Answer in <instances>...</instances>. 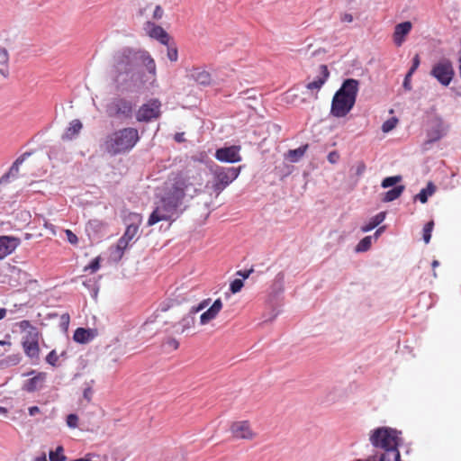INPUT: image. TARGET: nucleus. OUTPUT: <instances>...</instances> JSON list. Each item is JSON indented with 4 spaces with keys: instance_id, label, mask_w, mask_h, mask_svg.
I'll list each match as a JSON object with an SVG mask.
<instances>
[{
    "instance_id": "obj_2",
    "label": "nucleus",
    "mask_w": 461,
    "mask_h": 461,
    "mask_svg": "<svg viewBox=\"0 0 461 461\" xmlns=\"http://www.w3.org/2000/svg\"><path fill=\"white\" fill-rule=\"evenodd\" d=\"M137 61L138 52L130 47L123 48L113 54L109 74L118 88L130 80Z\"/></svg>"
},
{
    "instance_id": "obj_13",
    "label": "nucleus",
    "mask_w": 461,
    "mask_h": 461,
    "mask_svg": "<svg viewBox=\"0 0 461 461\" xmlns=\"http://www.w3.org/2000/svg\"><path fill=\"white\" fill-rule=\"evenodd\" d=\"M139 231V224H129L125 230L124 234L119 239L116 249L120 256H122L124 250L128 248L129 243L136 237Z\"/></svg>"
},
{
    "instance_id": "obj_32",
    "label": "nucleus",
    "mask_w": 461,
    "mask_h": 461,
    "mask_svg": "<svg viewBox=\"0 0 461 461\" xmlns=\"http://www.w3.org/2000/svg\"><path fill=\"white\" fill-rule=\"evenodd\" d=\"M21 359H22V357L19 353L14 354V355L7 356L5 358H4L1 361V364L5 366H13L18 365L21 362Z\"/></svg>"
},
{
    "instance_id": "obj_37",
    "label": "nucleus",
    "mask_w": 461,
    "mask_h": 461,
    "mask_svg": "<svg viewBox=\"0 0 461 461\" xmlns=\"http://www.w3.org/2000/svg\"><path fill=\"white\" fill-rule=\"evenodd\" d=\"M401 180H402V176H388V177H385L383 180L382 186L384 188H387V187H390V186H393V185H396Z\"/></svg>"
},
{
    "instance_id": "obj_44",
    "label": "nucleus",
    "mask_w": 461,
    "mask_h": 461,
    "mask_svg": "<svg viewBox=\"0 0 461 461\" xmlns=\"http://www.w3.org/2000/svg\"><path fill=\"white\" fill-rule=\"evenodd\" d=\"M167 58L171 61H174V62L177 60V59H178V51H177V49L176 47L168 48L167 49Z\"/></svg>"
},
{
    "instance_id": "obj_28",
    "label": "nucleus",
    "mask_w": 461,
    "mask_h": 461,
    "mask_svg": "<svg viewBox=\"0 0 461 461\" xmlns=\"http://www.w3.org/2000/svg\"><path fill=\"white\" fill-rule=\"evenodd\" d=\"M91 338L90 330L84 328H77L73 335L74 340L79 343H86L91 339Z\"/></svg>"
},
{
    "instance_id": "obj_52",
    "label": "nucleus",
    "mask_w": 461,
    "mask_h": 461,
    "mask_svg": "<svg viewBox=\"0 0 461 461\" xmlns=\"http://www.w3.org/2000/svg\"><path fill=\"white\" fill-rule=\"evenodd\" d=\"M210 301H211V299H204V300H203V301H202V302L197 305V309H198V310H201V311H202V310H203L204 308H206V307L209 305Z\"/></svg>"
},
{
    "instance_id": "obj_34",
    "label": "nucleus",
    "mask_w": 461,
    "mask_h": 461,
    "mask_svg": "<svg viewBox=\"0 0 461 461\" xmlns=\"http://www.w3.org/2000/svg\"><path fill=\"white\" fill-rule=\"evenodd\" d=\"M50 461H65L64 449L61 446L57 447L55 451H50L49 454Z\"/></svg>"
},
{
    "instance_id": "obj_31",
    "label": "nucleus",
    "mask_w": 461,
    "mask_h": 461,
    "mask_svg": "<svg viewBox=\"0 0 461 461\" xmlns=\"http://www.w3.org/2000/svg\"><path fill=\"white\" fill-rule=\"evenodd\" d=\"M404 190L403 185H397L393 189L387 191L383 199L384 202H392L401 196Z\"/></svg>"
},
{
    "instance_id": "obj_47",
    "label": "nucleus",
    "mask_w": 461,
    "mask_h": 461,
    "mask_svg": "<svg viewBox=\"0 0 461 461\" xmlns=\"http://www.w3.org/2000/svg\"><path fill=\"white\" fill-rule=\"evenodd\" d=\"M339 154L337 151H331L329 153L328 160L331 164L337 163L339 161Z\"/></svg>"
},
{
    "instance_id": "obj_45",
    "label": "nucleus",
    "mask_w": 461,
    "mask_h": 461,
    "mask_svg": "<svg viewBox=\"0 0 461 461\" xmlns=\"http://www.w3.org/2000/svg\"><path fill=\"white\" fill-rule=\"evenodd\" d=\"M164 14V11L160 5H156L154 12H153V19L154 20H159L162 18Z\"/></svg>"
},
{
    "instance_id": "obj_6",
    "label": "nucleus",
    "mask_w": 461,
    "mask_h": 461,
    "mask_svg": "<svg viewBox=\"0 0 461 461\" xmlns=\"http://www.w3.org/2000/svg\"><path fill=\"white\" fill-rule=\"evenodd\" d=\"M105 113L112 119L131 120L134 113V104L126 97L117 96L106 104Z\"/></svg>"
},
{
    "instance_id": "obj_62",
    "label": "nucleus",
    "mask_w": 461,
    "mask_h": 461,
    "mask_svg": "<svg viewBox=\"0 0 461 461\" xmlns=\"http://www.w3.org/2000/svg\"><path fill=\"white\" fill-rule=\"evenodd\" d=\"M417 68H414L413 66H411V68H410L409 72L407 73V77H411V75L414 73V71L416 70Z\"/></svg>"
},
{
    "instance_id": "obj_22",
    "label": "nucleus",
    "mask_w": 461,
    "mask_h": 461,
    "mask_svg": "<svg viewBox=\"0 0 461 461\" xmlns=\"http://www.w3.org/2000/svg\"><path fill=\"white\" fill-rule=\"evenodd\" d=\"M138 52V60H140L142 64L147 68L148 71L155 75L156 74V63L155 60L151 58L149 52L145 50H137Z\"/></svg>"
},
{
    "instance_id": "obj_57",
    "label": "nucleus",
    "mask_w": 461,
    "mask_h": 461,
    "mask_svg": "<svg viewBox=\"0 0 461 461\" xmlns=\"http://www.w3.org/2000/svg\"><path fill=\"white\" fill-rule=\"evenodd\" d=\"M61 320L63 322L68 323L69 322V315L68 313L63 314L61 316Z\"/></svg>"
},
{
    "instance_id": "obj_43",
    "label": "nucleus",
    "mask_w": 461,
    "mask_h": 461,
    "mask_svg": "<svg viewBox=\"0 0 461 461\" xmlns=\"http://www.w3.org/2000/svg\"><path fill=\"white\" fill-rule=\"evenodd\" d=\"M65 233H66L68 241L70 244L76 245L78 242V239H77V235L72 230H66Z\"/></svg>"
},
{
    "instance_id": "obj_42",
    "label": "nucleus",
    "mask_w": 461,
    "mask_h": 461,
    "mask_svg": "<svg viewBox=\"0 0 461 461\" xmlns=\"http://www.w3.org/2000/svg\"><path fill=\"white\" fill-rule=\"evenodd\" d=\"M78 417L76 414H69L67 417V424L69 428L75 429L77 426Z\"/></svg>"
},
{
    "instance_id": "obj_49",
    "label": "nucleus",
    "mask_w": 461,
    "mask_h": 461,
    "mask_svg": "<svg viewBox=\"0 0 461 461\" xmlns=\"http://www.w3.org/2000/svg\"><path fill=\"white\" fill-rule=\"evenodd\" d=\"M26 156V154H23L22 157L18 158L14 163L13 164L12 167H11V171L13 170H15L16 172L18 171L19 169V165L22 164L24 160V157Z\"/></svg>"
},
{
    "instance_id": "obj_39",
    "label": "nucleus",
    "mask_w": 461,
    "mask_h": 461,
    "mask_svg": "<svg viewBox=\"0 0 461 461\" xmlns=\"http://www.w3.org/2000/svg\"><path fill=\"white\" fill-rule=\"evenodd\" d=\"M18 325H19V328L23 331H27L26 335H30L31 331H32V330H34L35 331H38V329L36 327L32 326V323L27 320H23V321H20Z\"/></svg>"
},
{
    "instance_id": "obj_8",
    "label": "nucleus",
    "mask_w": 461,
    "mask_h": 461,
    "mask_svg": "<svg viewBox=\"0 0 461 461\" xmlns=\"http://www.w3.org/2000/svg\"><path fill=\"white\" fill-rule=\"evenodd\" d=\"M430 75L442 86H447L455 76L452 62L447 59L439 60L432 67Z\"/></svg>"
},
{
    "instance_id": "obj_11",
    "label": "nucleus",
    "mask_w": 461,
    "mask_h": 461,
    "mask_svg": "<svg viewBox=\"0 0 461 461\" xmlns=\"http://www.w3.org/2000/svg\"><path fill=\"white\" fill-rule=\"evenodd\" d=\"M240 146L232 145L230 147L220 148L215 152V158L221 162L237 163L241 161L240 154Z\"/></svg>"
},
{
    "instance_id": "obj_33",
    "label": "nucleus",
    "mask_w": 461,
    "mask_h": 461,
    "mask_svg": "<svg viewBox=\"0 0 461 461\" xmlns=\"http://www.w3.org/2000/svg\"><path fill=\"white\" fill-rule=\"evenodd\" d=\"M372 244V237L366 236L363 238L356 247L357 252H365L367 251L371 248Z\"/></svg>"
},
{
    "instance_id": "obj_17",
    "label": "nucleus",
    "mask_w": 461,
    "mask_h": 461,
    "mask_svg": "<svg viewBox=\"0 0 461 461\" xmlns=\"http://www.w3.org/2000/svg\"><path fill=\"white\" fill-rule=\"evenodd\" d=\"M222 302L221 300L219 298V299H216L213 303L212 304V306L207 310L205 311L204 312H203L200 316V322L202 325H205L207 323H209L211 321L214 320L217 315L219 314V312L221 311L222 309Z\"/></svg>"
},
{
    "instance_id": "obj_26",
    "label": "nucleus",
    "mask_w": 461,
    "mask_h": 461,
    "mask_svg": "<svg viewBox=\"0 0 461 461\" xmlns=\"http://www.w3.org/2000/svg\"><path fill=\"white\" fill-rule=\"evenodd\" d=\"M308 148H309V145L305 144V145H303L295 149H290L286 155V158L291 162H297L303 157V155L307 151Z\"/></svg>"
},
{
    "instance_id": "obj_29",
    "label": "nucleus",
    "mask_w": 461,
    "mask_h": 461,
    "mask_svg": "<svg viewBox=\"0 0 461 461\" xmlns=\"http://www.w3.org/2000/svg\"><path fill=\"white\" fill-rule=\"evenodd\" d=\"M9 61V54L5 48L0 47V73L4 77H7V66Z\"/></svg>"
},
{
    "instance_id": "obj_63",
    "label": "nucleus",
    "mask_w": 461,
    "mask_h": 461,
    "mask_svg": "<svg viewBox=\"0 0 461 461\" xmlns=\"http://www.w3.org/2000/svg\"><path fill=\"white\" fill-rule=\"evenodd\" d=\"M252 434H242V438L251 439Z\"/></svg>"
},
{
    "instance_id": "obj_1",
    "label": "nucleus",
    "mask_w": 461,
    "mask_h": 461,
    "mask_svg": "<svg viewBox=\"0 0 461 461\" xmlns=\"http://www.w3.org/2000/svg\"><path fill=\"white\" fill-rule=\"evenodd\" d=\"M140 140L139 130L134 127H123L108 134L103 143V149L110 156L129 153Z\"/></svg>"
},
{
    "instance_id": "obj_61",
    "label": "nucleus",
    "mask_w": 461,
    "mask_h": 461,
    "mask_svg": "<svg viewBox=\"0 0 461 461\" xmlns=\"http://www.w3.org/2000/svg\"><path fill=\"white\" fill-rule=\"evenodd\" d=\"M384 230V227L382 228H379L375 232V238L377 239L379 237V235L382 233V231Z\"/></svg>"
},
{
    "instance_id": "obj_41",
    "label": "nucleus",
    "mask_w": 461,
    "mask_h": 461,
    "mask_svg": "<svg viewBox=\"0 0 461 461\" xmlns=\"http://www.w3.org/2000/svg\"><path fill=\"white\" fill-rule=\"evenodd\" d=\"M59 361V356L55 350H51L46 357V362L53 366L57 365Z\"/></svg>"
},
{
    "instance_id": "obj_50",
    "label": "nucleus",
    "mask_w": 461,
    "mask_h": 461,
    "mask_svg": "<svg viewBox=\"0 0 461 461\" xmlns=\"http://www.w3.org/2000/svg\"><path fill=\"white\" fill-rule=\"evenodd\" d=\"M372 432L379 433V432H398V431L396 429H393L389 427H380V428L374 429Z\"/></svg>"
},
{
    "instance_id": "obj_51",
    "label": "nucleus",
    "mask_w": 461,
    "mask_h": 461,
    "mask_svg": "<svg viewBox=\"0 0 461 461\" xmlns=\"http://www.w3.org/2000/svg\"><path fill=\"white\" fill-rule=\"evenodd\" d=\"M253 268H250L249 270H244V271H238L237 272V275L242 276L244 279L248 278L250 274L253 272Z\"/></svg>"
},
{
    "instance_id": "obj_35",
    "label": "nucleus",
    "mask_w": 461,
    "mask_h": 461,
    "mask_svg": "<svg viewBox=\"0 0 461 461\" xmlns=\"http://www.w3.org/2000/svg\"><path fill=\"white\" fill-rule=\"evenodd\" d=\"M433 227L434 221H430L427 222L423 228V240L426 244H428L430 241Z\"/></svg>"
},
{
    "instance_id": "obj_55",
    "label": "nucleus",
    "mask_w": 461,
    "mask_h": 461,
    "mask_svg": "<svg viewBox=\"0 0 461 461\" xmlns=\"http://www.w3.org/2000/svg\"><path fill=\"white\" fill-rule=\"evenodd\" d=\"M403 86L408 90L411 89L410 77H407V76L404 78Z\"/></svg>"
},
{
    "instance_id": "obj_36",
    "label": "nucleus",
    "mask_w": 461,
    "mask_h": 461,
    "mask_svg": "<svg viewBox=\"0 0 461 461\" xmlns=\"http://www.w3.org/2000/svg\"><path fill=\"white\" fill-rule=\"evenodd\" d=\"M397 123H398V119L395 117H392L383 123L382 131L384 132H389L396 127Z\"/></svg>"
},
{
    "instance_id": "obj_54",
    "label": "nucleus",
    "mask_w": 461,
    "mask_h": 461,
    "mask_svg": "<svg viewBox=\"0 0 461 461\" xmlns=\"http://www.w3.org/2000/svg\"><path fill=\"white\" fill-rule=\"evenodd\" d=\"M420 65V57L419 55H415V57L413 58V62H412V66L414 67V68H418Z\"/></svg>"
},
{
    "instance_id": "obj_5",
    "label": "nucleus",
    "mask_w": 461,
    "mask_h": 461,
    "mask_svg": "<svg viewBox=\"0 0 461 461\" xmlns=\"http://www.w3.org/2000/svg\"><path fill=\"white\" fill-rule=\"evenodd\" d=\"M169 184L163 198L178 208L185 196V190L193 185L190 182L189 170L173 173L169 178Z\"/></svg>"
},
{
    "instance_id": "obj_25",
    "label": "nucleus",
    "mask_w": 461,
    "mask_h": 461,
    "mask_svg": "<svg viewBox=\"0 0 461 461\" xmlns=\"http://www.w3.org/2000/svg\"><path fill=\"white\" fill-rule=\"evenodd\" d=\"M195 318L191 314L184 316L177 323L179 330L177 331L184 333L185 331L194 327Z\"/></svg>"
},
{
    "instance_id": "obj_7",
    "label": "nucleus",
    "mask_w": 461,
    "mask_h": 461,
    "mask_svg": "<svg viewBox=\"0 0 461 461\" xmlns=\"http://www.w3.org/2000/svg\"><path fill=\"white\" fill-rule=\"evenodd\" d=\"M241 167H224L216 166L212 169V190L219 195L240 175Z\"/></svg>"
},
{
    "instance_id": "obj_60",
    "label": "nucleus",
    "mask_w": 461,
    "mask_h": 461,
    "mask_svg": "<svg viewBox=\"0 0 461 461\" xmlns=\"http://www.w3.org/2000/svg\"><path fill=\"white\" fill-rule=\"evenodd\" d=\"M175 140L176 141H178V142L182 141L183 140V134H180V133L176 134Z\"/></svg>"
},
{
    "instance_id": "obj_16",
    "label": "nucleus",
    "mask_w": 461,
    "mask_h": 461,
    "mask_svg": "<svg viewBox=\"0 0 461 461\" xmlns=\"http://www.w3.org/2000/svg\"><path fill=\"white\" fill-rule=\"evenodd\" d=\"M46 373H37L33 377L26 380L23 385V390L32 393L41 389L46 381Z\"/></svg>"
},
{
    "instance_id": "obj_46",
    "label": "nucleus",
    "mask_w": 461,
    "mask_h": 461,
    "mask_svg": "<svg viewBox=\"0 0 461 461\" xmlns=\"http://www.w3.org/2000/svg\"><path fill=\"white\" fill-rule=\"evenodd\" d=\"M166 344L173 350L177 349L179 347L178 341L174 338H168L166 341Z\"/></svg>"
},
{
    "instance_id": "obj_38",
    "label": "nucleus",
    "mask_w": 461,
    "mask_h": 461,
    "mask_svg": "<svg viewBox=\"0 0 461 461\" xmlns=\"http://www.w3.org/2000/svg\"><path fill=\"white\" fill-rule=\"evenodd\" d=\"M100 257L95 258L88 266L85 267L84 271L96 272L100 268Z\"/></svg>"
},
{
    "instance_id": "obj_19",
    "label": "nucleus",
    "mask_w": 461,
    "mask_h": 461,
    "mask_svg": "<svg viewBox=\"0 0 461 461\" xmlns=\"http://www.w3.org/2000/svg\"><path fill=\"white\" fill-rule=\"evenodd\" d=\"M411 27L412 25L411 22H403L395 26L393 41L397 46H401L402 44L404 37L411 32Z\"/></svg>"
},
{
    "instance_id": "obj_53",
    "label": "nucleus",
    "mask_w": 461,
    "mask_h": 461,
    "mask_svg": "<svg viewBox=\"0 0 461 461\" xmlns=\"http://www.w3.org/2000/svg\"><path fill=\"white\" fill-rule=\"evenodd\" d=\"M39 412H40V409L37 406H32V407L29 408V414L31 416H34V415H36Z\"/></svg>"
},
{
    "instance_id": "obj_40",
    "label": "nucleus",
    "mask_w": 461,
    "mask_h": 461,
    "mask_svg": "<svg viewBox=\"0 0 461 461\" xmlns=\"http://www.w3.org/2000/svg\"><path fill=\"white\" fill-rule=\"evenodd\" d=\"M243 287V281L240 279H235L230 283V289L233 294H236Z\"/></svg>"
},
{
    "instance_id": "obj_18",
    "label": "nucleus",
    "mask_w": 461,
    "mask_h": 461,
    "mask_svg": "<svg viewBox=\"0 0 461 461\" xmlns=\"http://www.w3.org/2000/svg\"><path fill=\"white\" fill-rule=\"evenodd\" d=\"M321 75L318 76L313 81L306 85V88L310 91H319L329 78L330 72L326 65L320 66Z\"/></svg>"
},
{
    "instance_id": "obj_10",
    "label": "nucleus",
    "mask_w": 461,
    "mask_h": 461,
    "mask_svg": "<svg viewBox=\"0 0 461 461\" xmlns=\"http://www.w3.org/2000/svg\"><path fill=\"white\" fill-rule=\"evenodd\" d=\"M177 209L162 197L160 204L149 215L148 225L152 226L161 221H169L176 214Z\"/></svg>"
},
{
    "instance_id": "obj_27",
    "label": "nucleus",
    "mask_w": 461,
    "mask_h": 461,
    "mask_svg": "<svg viewBox=\"0 0 461 461\" xmlns=\"http://www.w3.org/2000/svg\"><path fill=\"white\" fill-rule=\"evenodd\" d=\"M436 191V187L433 183L429 182L426 188L420 190V192L415 196L420 203H425L428 201L429 196L432 195Z\"/></svg>"
},
{
    "instance_id": "obj_21",
    "label": "nucleus",
    "mask_w": 461,
    "mask_h": 461,
    "mask_svg": "<svg viewBox=\"0 0 461 461\" xmlns=\"http://www.w3.org/2000/svg\"><path fill=\"white\" fill-rule=\"evenodd\" d=\"M447 132V126L442 120L438 119L435 125L428 131V141L434 142L440 140Z\"/></svg>"
},
{
    "instance_id": "obj_58",
    "label": "nucleus",
    "mask_w": 461,
    "mask_h": 461,
    "mask_svg": "<svg viewBox=\"0 0 461 461\" xmlns=\"http://www.w3.org/2000/svg\"><path fill=\"white\" fill-rule=\"evenodd\" d=\"M6 315V309L0 308V320L4 319Z\"/></svg>"
},
{
    "instance_id": "obj_59",
    "label": "nucleus",
    "mask_w": 461,
    "mask_h": 461,
    "mask_svg": "<svg viewBox=\"0 0 461 461\" xmlns=\"http://www.w3.org/2000/svg\"><path fill=\"white\" fill-rule=\"evenodd\" d=\"M200 311H201V310H198V309H197V306H195V307H193V308L190 310L189 314H191V315H193V316H194V314H195L196 312H200Z\"/></svg>"
},
{
    "instance_id": "obj_23",
    "label": "nucleus",
    "mask_w": 461,
    "mask_h": 461,
    "mask_svg": "<svg viewBox=\"0 0 461 461\" xmlns=\"http://www.w3.org/2000/svg\"><path fill=\"white\" fill-rule=\"evenodd\" d=\"M83 125L79 120H73L66 132L62 136L63 140H71L79 133Z\"/></svg>"
},
{
    "instance_id": "obj_15",
    "label": "nucleus",
    "mask_w": 461,
    "mask_h": 461,
    "mask_svg": "<svg viewBox=\"0 0 461 461\" xmlns=\"http://www.w3.org/2000/svg\"><path fill=\"white\" fill-rule=\"evenodd\" d=\"M145 29L151 38L158 40L164 45H168L170 37L161 26L156 25L150 22H147Z\"/></svg>"
},
{
    "instance_id": "obj_56",
    "label": "nucleus",
    "mask_w": 461,
    "mask_h": 461,
    "mask_svg": "<svg viewBox=\"0 0 461 461\" xmlns=\"http://www.w3.org/2000/svg\"><path fill=\"white\" fill-rule=\"evenodd\" d=\"M34 461H48L46 457V454L43 453L41 456H37Z\"/></svg>"
},
{
    "instance_id": "obj_12",
    "label": "nucleus",
    "mask_w": 461,
    "mask_h": 461,
    "mask_svg": "<svg viewBox=\"0 0 461 461\" xmlns=\"http://www.w3.org/2000/svg\"><path fill=\"white\" fill-rule=\"evenodd\" d=\"M23 348L28 357L38 359L40 357L39 331L32 330L30 335H26L23 340Z\"/></svg>"
},
{
    "instance_id": "obj_9",
    "label": "nucleus",
    "mask_w": 461,
    "mask_h": 461,
    "mask_svg": "<svg viewBox=\"0 0 461 461\" xmlns=\"http://www.w3.org/2000/svg\"><path fill=\"white\" fill-rule=\"evenodd\" d=\"M161 102L157 99H150L148 103L140 106L136 113V120L139 122H149L160 117Z\"/></svg>"
},
{
    "instance_id": "obj_64",
    "label": "nucleus",
    "mask_w": 461,
    "mask_h": 461,
    "mask_svg": "<svg viewBox=\"0 0 461 461\" xmlns=\"http://www.w3.org/2000/svg\"><path fill=\"white\" fill-rule=\"evenodd\" d=\"M32 238V235L31 233H25V235H24L25 240H31Z\"/></svg>"
},
{
    "instance_id": "obj_24",
    "label": "nucleus",
    "mask_w": 461,
    "mask_h": 461,
    "mask_svg": "<svg viewBox=\"0 0 461 461\" xmlns=\"http://www.w3.org/2000/svg\"><path fill=\"white\" fill-rule=\"evenodd\" d=\"M385 218V212H379L375 216H374L368 223L363 225L361 227L362 232H368L377 227L382 221H384Z\"/></svg>"
},
{
    "instance_id": "obj_30",
    "label": "nucleus",
    "mask_w": 461,
    "mask_h": 461,
    "mask_svg": "<svg viewBox=\"0 0 461 461\" xmlns=\"http://www.w3.org/2000/svg\"><path fill=\"white\" fill-rule=\"evenodd\" d=\"M251 429L250 422L248 420H236L230 425L231 432H246Z\"/></svg>"
},
{
    "instance_id": "obj_48",
    "label": "nucleus",
    "mask_w": 461,
    "mask_h": 461,
    "mask_svg": "<svg viewBox=\"0 0 461 461\" xmlns=\"http://www.w3.org/2000/svg\"><path fill=\"white\" fill-rule=\"evenodd\" d=\"M340 21L342 23H350L353 22V16L351 14L348 13H343L340 14Z\"/></svg>"
},
{
    "instance_id": "obj_20",
    "label": "nucleus",
    "mask_w": 461,
    "mask_h": 461,
    "mask_svg": "<svg viewBox=\"0 0 461 461\" xmlns=\"http://www.w3.org/2000/svg\"><path fill=\"white\" fill-rule=\"evenodd\" d=\"M189 77L202 86H209L212 81L211 74L200 68H194L190 70Z\"/></svg>"
},
{
    "instance_id": "obj_14",
    "label": "nucleus",
    "mask_w": 461,
    "mask_h": 461,
    "mask_svg": "<svg viewBox=\"0 0 461 461\" xmlns=\"http://www.w3.org/2000/svg\"><path fill=\"white\" fill-rule=\"evenodd\" d=\"M20 243L19 238L14 236H0V260L12 254Z\"/></svg>"
},
{
    "instance_id": "obj_4",
    "label": "nucleus",
    "mask_w": 461,
    "mask_h": 461,
    "mask_svg": "<svg viewBox=\"0 0 461 461\" xmlns=\"http://www.w3.org/2000/svg\"><path fill=\"white\" fill-rule=\"evenodd\" d=\"M358 88L357 79L348 78L343 82L332 99L330 113L333 116L344 117L350 112L356 103Z\"/></svg>"
},
{
    "instance_id": "obj_3",
    "label": "nucleus",
    "mask_w": 461,
    "mask_h": 461,
    "mask_svg": "<svg viewBox=\"0 0 461 461\" xmlns=\"http://www.w3.org/2000/svg\"><path fill=\"white\" fill-rule=\"evenodd\" d=\"M370 441L376 451L366 461H400L398 434H372Z\"/></svg>"
}]
</instances>
